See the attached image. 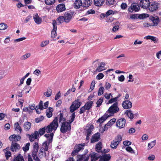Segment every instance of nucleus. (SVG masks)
Returning <instances> with one entry per match:
<instances>
[{
  "label": "nucleus",
  "instance_id": "412c9836",
  "mask_svg": "<svg viewBox=\"0 0 161 161\" xmlns=\"http://www.w3.org/2000/svg\"><path fill=\"white\" fill-rule=\"evenodd\" d=\"M110 116V114H108L106 112L105 114L97 120V122H99L100 123H102Z\"/></svg>",
  "mask_w": 161,
  "mask_h": 161
},
{
  "label": "nucleus",
  "instance_id": "680f3d73",
  "mask_svg": "<svg viewBox=\"0 0 161 161\" xmlns=\"http://www.w3.org/2000/svg\"><path fill=\"white\" fill-rule=\"evenodd\" d=\"M104 76V75L102 73H99L97 76V79L98 80H100L102 79Z\"/></svg>",
  "mask_w": 161,
  "mask_h": 161
},
{
  "label": "nucleus",
  "instance_id": "aec40b11",
  "mask_svg": "<svg viewBox=\"0 0 161 161\" xmlns=\"http://www.w3.org/2000/svg\"><path fill=\"white\" fill-rule=\"evenodd\" d=\"M159 21V18L157 16L155 17H152V26H157L158 25Z\"/></svg>",
  "mask_w": 161,
  "mask_h": 161
},
{
  "label": "nucleus",
  "instance_id": "6e6d98bb",
  "mask_svg": "<svg viewBox=\"0 0 161 161\" xmlns=\"http://www.w3.org/2000/svg\"><path fill=\"white\" fill-rule=\"evenodd\" d=\"M58 20L60 24L62 23L64 21L65 22V19L64 16H60L57 19Z\"/></svg>",
  "mask_w": 161,
  "mask_h": 161
},
{
  "label": "nucleus",
  "instance_id": "b1692460",
  "mask_svg": "<svg viewBox=\"0 0 161 161\" xmlns=\"http://www.w3.org/2000/svg\"><path fill=\"white\" fill-rule=\"evenodd\" d=\"M19 145L15 142H13L11 147V150L13 152L16 151L20 148Z\"/></svg>",
  "mask_w": 161,
  "mask_h": 161
},
{
  "label": "nucleus",
  "instance_id": "6ab92c4d",
  "mask_svg": "<svg viewBox=\"0 0 161 161\" xmlns=\"http://www.w3.org/2000/svg\"><path fill=\"white\" fill-rule=\"evenodd\" d=\"M9 139L12 142H17L20 139L21 137L19 135L14 134L10 136Z\"/></svg>",
  "mask_w": 161,
  "mask_h": 161
},
{
  "label": "nucleus",
  "instance_id": "58836bf2",
  "mask_svg": "<svg viewBox=\"0 0 161 161\" xmlns=\"http://www.w3.org/2000/svg\"><path fill=\"white\" fill-rule=\"evenodd\" d=\"M14 161H24L23 157L20 154H19L14 158Z\"/></svg>",
  "mask_w": 161,
  "mask_h": 161
},
{
  "label": "nucleus",
  "instance_id": "5fc2aeb1",
  "mask_svg": "<svg viewBox=\"0 0 161 161\" xmlns=\"http://www.w3.org/2000/svg\"><path fill=\"white\" fill-rule=\"evenodd\" d=\"M104 88L103 86L101 87L99 89L98 93V95L100 96L103 94L104 92Z\"/></svg>",
  "mask_w": 161,
  "mask_h": 161
},
{
  "label": "nucleus",
  "instance_id": "5701e85b",
  "mask_svg": "<svg viewBox=\"0 0 161 161\" xmlns=\"http://www.w3.org/2000/svg\"><path fill=\"white\" fill-rule=\"evenodd\" d=\"M56 9L58 12H61L65 10V5L63 4H60L57 6Z\"/></svg>",
  "mask_w": 161,
  "mask_h": 161
},
{
  "label": "nucleus",
  "instance_id": "72a5a7b5",
  "mask_svg": "<svg viewBox=\"0 0 161 161\" xmlns=\"http://www.w3.org/2000/svg\"><path fill=\"white\" fill-rule=\"evenodd\" d=\"M92 2V0H85L83 3V7H88L91 5Z\"/></svg>",
  "mask_w": 161,
  "mask_h": 161
},
{
  "label": "nucleus",
  "instance_id": "9b49d317",
  "mask_svg": "<svg viewBox=\"0 0 161 161\" xmlns=\"http://www.w3.org/2000/svg\"><path fill=\"white\" fill-rule=\"evenodd\" d=\"M150 2L149 0H141L139 3L140 6L142 8L147 9L150 5Z\"/></svg>",
  "mask_w": 161,
  "mask_h": 161
},
{
  "label": "nucleus",
  "instance_id": "2f4dec72",
  "mask_svg": "<svg viewBox=\"0 0 161 161\" xmlns=\"http://www.w3.org/2000/svg\"><path fill=\"white\" fill-rule=\"evenodd\" d=\"M31 127V124L30 122L27 121L25 122L24 125V130L26 131H28Z\"/></svg>",
  "mask_w": 161,
  "mask_h": 161
},
{
  "label": "nucleus",
  "instance_id": "a211bd4d",
  "mask_svg": "<svg viewBox=\"0 0 161 161\" xmlns=\"http://www.w3.org/2000/svg\"><path fill=\"white\" fill-rule=\"evenodd\" d=\"M100 133L98 132L94 134L91 139V142L93 143L98 141L100 139Z\"/></svg>",
  "mask_w": 161,
  "mask_h": 161
},
{
  "label": "nucleus",
  "instance_id": "3c124183",
  "mask_svg": "<svg viewBox=\"0 0 161 161\" xmlns=\"http://www.w3.org/2000/svg\"><path fill=\"white\" fill-rule=\"evenodd\" d=\"M103 97H101L98 99L97 101L96 104H97V107H99L100 106L103 102Z\"/></svg>",
  "mask_w": 161,
  "mask_h": 161
},
{
  "label": "nucleus",
  "instance_id": "4c0bfd02",
  "mask_svg": "<svg viewBox=\"0 0 161 161\" xmlns=\"http://www.w3.org/2000/svg\"><path fill=\"white\" fill-rule=\"evenodd\" d=\"M125 113L126 114L128 117L130 119H133L134 118V114H133L130 110H127Z\"/></svg>",
  "mask_w": 161,
  "mask_h": 161
},
{
  "label": "nucleus",
  "instance_id": "f704fd0d",
  "mask_svg": "<svg viewBox=\"0 0 161 161\" xmlns=\"http://www.w3.org/2000/svg\"><path fill=\"white\" fill-rule=\"evenodd\" d=\"M53 108H49L46 110V115L48 118H50L52 116Z\"/></svg>",
  "mask_w": 161,
  "mask_h": 161
},
{
  "label": "nucleus",
  "instance_id": "4468645a",
  "mask_svg": "<svg viewBox=\"0 0 161 161\" xmlns=\"http://www.w3.org/2000/svg\"><path fill=\"white\" fill-rule=\"evenodd\" d=\"M52 24L53 26V29L51 32V37L53 38H54L57 36L56 30L57 27L56 25V22L55 20H53L52 21Z\"/></svg>",
  "mask_w": 161,
  "mask_h": 161
},
{
  "label": "nucleus",
  "instance_id": "c85d7f7f",
  "mask_svg": "<svg viewBox=\"0 0 161 161\" xmlns=\"http://www.w3.org/2000/svg\"><path fill=\"white\" fill-rule=\"evenodd\" d=\"M159 5V4L157 2H153L152 4V12L157 10Z\"/></svg>",
  "mask_w": 161,
  "mask_h": 161
},
{
  "label": "nucleus",
  "instance_id": "c756f323",
  "mask_svg": "<svg viewBox=\"0 0 161 161\" xmlns=\"http://www.w3.org/2000/svg\"><path fill=\"white\" fill-rule=\"evenodd\" d=\"M105 63H101L100 65L98 66V67L96 69V71L98 72H101L102 71L104 70L105 69Z\"/></svg>",
  "mask_w": 161,
  "mask_h": 161
},
{
  "label": "nucleus",
  "instance_id": "69168bd1",
  "mask_svg": "<svg viewBox=\"0 0 161 161\" xmlns=\"http://www.w3.org/2000/svg\"><path fill=\"white\" fill-rule=\"evenodd\" d=\"M11 155V153L9 151H8L6 152L5 153V155L7 159L9 157H10Z\"/></svg>",
  "mask_w": 161,
  "mask_h": 161
},
{
  "label": "nucleus",
  "instance_id": "4d7b16f0",
  "mask_svg": "<svg viewBox=\"0 0 161 161\" xmlns=\"http://www.w3.org/2000/svg\"><path fill=\"white\" fill-rule=\"evenodd\" d=\"M126 150L131 153H134V151L133 149L130 147L128 146L126 148Z\"/></svg>",
  "mask_w": 161,
  "mask_h": 161
},
{
  "label": "nucleus",
  "instance_id": "20e7f679",
  "mask_svg": "<svg viewBox=\"0 0 161 161\" xmlns=\"http://www.w3.org/2000/svg\"><path fill=\"white\" fill-rule=\"evenodd\" d=\"M81 104V103L79 101V99L76 100L74 101L70 107V112H74L75 110L79 108Z\"/></svg>",
  "mask_w": 161,
  "mask_h": 161
},
{
  "label": "nucleus",
  "instance_id": "864d4df0",
  "mask_svg": "<svg viewBox=\"0 0 161 161\" xmlns=\"http://www.w3.org/2000/svg\"><path fill=\"white\" fill-rule=\"evenodd\" d=\"M72 113L70 117V119L69 120V123L70 124L73 121L75 117V113L74 112Z\"/></svg>",
  "mask_w": 161,
  "mask_h": 161
},
{
  "label": "nucleus",
  "instance_id": "473e14b6",
  "mask_svg": "<svg viewBox=\"0 0 161 161\" xmlns=\"http://www.w3.org/2000/svg\"><path fill=\"white\" fill-rule=\"evenodd\" d=\"M46 151H42L40 150V153H39V157L40 158H42L43 157H45L46 159L47 160L49 159V156L48 155H47L45 152Z\"/></svg>",
  "mask_w": 161,
  "mask_h": 161
},
{
  "label": "nucleus",
  "instance_id": "13d9d810",
  "mask_svg": "<svg viewBox=\"0 0 161 161\" xmlns=\"http://www.w3.org/2000/svg\"><path fill=\"white\" fill-rule=\"evenodd\" d=\"M117 97H114L113 98H111L109 100L108 103H107L108 104L109 103H112L114 102H116L117 101Z\"/></svg>",
  "mask_w": 161,
  "mask_h": 161
},
{
  "label": "nucleus",
  "instance_id": "f257e3e1",
  "mask_svg": "<svg viewBox=\"0 0 161 161\" xmlns=\"http://www.w3.org/2000/svg\"><path fill=\"white\" fill-rule=\"evenodd\" d=\"M58 117H56L50 125L40 129L39 130L38 133L40 135L42 136L44 134L46 131L47 133H50L52 131L55 132L58 126Z\"/></svg>",
  "mask_w": 161,
  "mask_h": 161
},
{
  "label": "nucleus",
  "instance_id": "a18cd8bd",
  "mask_svg": "<svg viewBox=\"0 0 161 161\" xmlns=\"http://www.w3.org/2000/svg\"><path fill=\"white\" fill-rule=\"evenodd\" d=\"M8 26L6 24L3 23L0 24V30H4Z\"/></svg>",
  "mask_w": 161,
  "mask_h": 161
},
{
  "label": "nucleus",
  "instance_id": "49530a36",
  "mask_svg": "<svg viewBox=\"0 0 161 161\" xmlns=\"http://www.w3.org/2000/svg\"><path fill=\"white\" fill-rule=\"evenodd\" d=\"M116 121V119H113L110 120L108 123H107V125H108L109 127H110Z\"/></svg>",
  "mask_w": 161,
  "mask_h": 161
},
{
  "label": "nucleus",
  "instance_id": "423d86ee",
  "mask_svg": "<svg viewBox=\"0 0 161 161\" xmlns=\"http://www.w3.org/2000/svg\"><path fill=\"white\" fill-rule=\"evenodd\" d=\"M71 129V124L67 122L62 123L60 128V131L62 133H64Z\"/></svg>",
  "mask_w": 161,
  "mask_h": 161
},
{
  "label": "nucleus",
  "instance_id": "bb28decb",
  "mask_svg": "<svg viewBox=\"0 0 161 161\" xmlns=\"http://www.w3.org/2000/svg\"><path fill=\"white\" fill-rule=\"evenodd\" d=\"M82 5L83 6V3L81 0H76L74 4V7L76 8H80Z\"/></svg>",
  "mask_w": 161,
  "mask_h": 161
},
{
  "label": "nucleus",
  "instance_id": "0eeeda50",
  "mask_svg": "<svg viewBox=\"0 0 161 161\" xmlns=\"http://www.w3.org/2000/svg\"><path fill=\"white\" fill-rule=\"evenodd\" d=\"M122 140V137L120 135H118L117 137L115 138L111 143L110 147L113 149H115L117 148L118 145Z\"/></svg>",
  "mask_w": 161,
  "mask_h": 161
},
{
  "label": "nucleus",
  "instance_id": "bf43d9fd",
  "mask_svg": "<svg viewBox=\"0 0 161 161\" xmlns=\"http://www.w3.org/2000/svg\"><path fill=\"white\" fill-rule=\"evenodd\" d=\"M49 43V41L47 40L45 41L42 42L41 43V46L42 47H44L47 45Z\"/></svg>",
  "mask_w": 161,
  "mask_h": 161
},
{
  "label": "nucleus",
  "instance_id": "052dcab7",
  "mask_svg": "<svg viewBox=\"0 0 161 161\" xmlns=\"http://www.w3.org/2000/svg\"><path fill=\"white\" fill-rule=\"evenodd\" d=\"M38 108L40 110L43 109V102L42 101H40L39 103Z\"/></svg>",
  "mask_w": 161,
  "mask_h": 161
},
{
  "label": "nucleus",
  "instance_id": "ea45409f",
  "mask_svg": "<svg viewBox=\"0 0 161 161\" xmlns=\"http://www.w3.org/2000/svg\"><path fill=\"white\" fill-rule=\"evenodd\" d=\"M94 126L93 125H91L88 127V128L86 129V132L87 134L91 135Z\"/></svg>",
  "mask_w": 161,
  "mask_h": 161
},
{
  "label": "nucleus",
  "instance_id": "a878e982",
  "mask_svg": "<svg viewBox=\"0 0 161 161\" xmlns=\"http://www.w3.org/2000/svg\"><path fill=\"white\" fill-rule=\"evenodd\" d=\"M35 22L38 24H40L42 21V19L39 17L37 14H35L33 16Z\"/></svg>",
  "mask_w": 161,
  "mask_h": 161
},
{
  "label": "nucleus",
  "instance_id": "09e8293b",
  "mask_svg": "<svg viewBox=\"0 0 161 161\" xmlns=\"http://www.w3.org/2000/svg\"><path fill=\"white\" fill-rule=\"evenodd\" d=\"M31 54L30 53H26L25 54L22 56L21 57L22 60H25L29 58L31 56Z\"/></svg>",
  "mask_w": 161,
  "mask_h": 161
},
{
  "label": "nucleus",
  "instance_id": "e2e57ef3",
  "mask_svg": "<svg viewBox=\"0 0 161 161\" xmlns=\"http://www.w3.org/2000/svg\"><path fill=\"white\" fill-rule=\"evenodd\" d=\"M152 41L154 42L155 43H157L158 42V39L156 37L152 36Z\"/></svg>",
  "mask_w": 161,
  "mask_h": 161
},
{
  "label": "nucleus",
  "instance_id": "79ce46f5",
  "mask_svg": "<svg viewBox=\"0 0 161 161\" xmlns=\"http://www.w3.org/2000/svg\"><path fill=\"white\" fill-rule=\"evenodd\" d=\"M58 116H59V123L62 121L63 122H66V119L63 117V114L60 113V114L58 115Z\"/></svg>",
  "mask_w": 161,
  "mask_h": 161
},
{
  "label": "nucleus",
  "instance_id": "0e129e2a",
  "mask_svg": "<svg viewBox=\"0 0 161 161\" xmlns=\"http://www.w3.org/2000/svg\"><path fill=\"white\" fill-rule=\"evenodd\" d=\"M44 119V118L43 116H42L39 118H36V123H39L43 120Z\"/></svg>",
  "mask_w": 161,
  "mask_h": 161
},
{
  "label": "nucleus",
  "instance_id": "7ed1b4c3",
  "mask_svg": "<svg viewBox=\"0 0 161 161\" xmlns=\"http://www.w3.org/2000/svg\"><path fill=\"white\" fill-rule=\"evenodd\" d=\"M93 103L92 101L87 102L85 105L80 108V114H82L85 112L86 110H89L92 108Z\"/></svg>",
  "mask_w": 161,
  "mask_h": 161
},
{
  "label": "nucleus",
  "instance_id": "cd10ccee",
  "mask_svg": "<svg viewBox=\"0 0 161 161\" xmlns=\"http://www.w3.org/2000/svg\"><path fill=\"white\" fill-rule=\"evenodd\" d=\"M110 158L111 156L110 154H104L100 158L99 161H108Z\"/></svg>",
  "mask_w": 161,
  "mask_h": 161
},
{
  "label": "nucleus",
  "instance_id": "393cba45",
  "mask_svg": "<svg viewBox=\"0 0 161 161\" xmlns=\"http://www.w3.org/2000/svg\"><path fill=\"white\" fill-rule=\"evenodd\" d=\"M90 155L91 156V161H96L99 158V155L95 153H90Z\"/></svg>",
  "mask_w": 161,
  "mask_h": 161
},
{
  "label": "nucleus",
  "instance_id": "2eb2a0df",
  "mask_svg": "<svg viewBox=\"0 0 161 161\" xmlns=\"http://www.w3.org/2000/svg\"><path fill=\"white\" fill-rule=\"evenodd\" d=\"M89 159V156L86 154L79 155L77 156L76 161H88Z\"/></svg>",
  "mask_w": 161,
  "mask_h": 161
},
{
  "label": "nucleus",
  "instance_id": "39448f33",
  "mask_svg": "<svg viewBox=\"0 0 161 161\" xmlns=\"http://www.w3.org/2000/svg\"><path fill=\"white\" fill-rule=\"evenodd\" d=\"M119 110V108L118 107V103L117 102H115L109 108L107 112V113H109L111 115V114L116 113Z\"/></svg>",
  "mask_w": 161,
  "mask_h": 161
},
{
  "label": "nucleus",
  "instance_id": "8fccbe9b",
  "mask_svg": "<svg viewBox=\"0 0 161 161\" xmlns=\"http://www.w3.org/2000/svg\"><path fill=\"white\" fill-rule=\"evenodd\" d=\"M111 96V97H113L112 94L111 93H105L104 94V97L106 99H109Z\"/></svg>",
  "mask_w": 161,
  "mask_h": 161
},
{
  "label": "nucleus",
  "instance_id": "f3484780",
  "mask_svg": "<svg viewBox=\"0 0 161 161\" xmlns=\"http://www.w3.org/2000/svg\"><path fill=\"white\" fill-rule=\"evenodd\" d=\"M29 139L31 142L33 141L35 139H37L39 137V133L37 131H35L34 133H32L31 135L28 134Z\"/></svg>",
  "mask_w": 161,
  "mask_h": 161
},
{
  "label": "nucleus",
  "instance_id": "4be33fe9",
  "mask_svg": "<svg viewBox=\"0 0 161 161\" xmlns=\"http://www.w3.org/2000/svg\"><path fill=\"white\" fill-rule=\"evenodd\" d=\"M14 128L15 130L16 131L18 134H20L21 133L22 129L18 122L14 124Z\"/></svg>",
  "mask_w": 161,
  "mask_h": 161
},
{
  "label": "nucleus",
  "instance_id": "774afa93",
  "mask_svg": "<svg viewBox=\"0 0 161 161\" xmlns=\"http://www.w3.org/2000/svg\"><path fill=\"white\" fill-rule=\"evenodd\" d=\"M114 0H108L107 2H106L107 5H111L114 4Z\"/></svg>",
  "mask_w": 161,
  "mask_h": 161
},
{
  "label": "nucleus",
  "instance_id": "c9c22d12",
  "mask_svg": "<svg viewBox=\"0 0 161 161\" xmlns=\"http://www.w3.org/2000/svg\"><path fill=\"white\" fill-rule=\"evenodd\" d=\"M102 145L100 142H99L97 143L96 146V149L97 151L98 152H100L102 148Z\"/></svg>",
  "mask_w": 161,
  "mask_h": 161
},
{
  "label": "nucleus",
  "instance_id": "7c9ffc66",
  "mask_svg": "<svg viewBox=\"0 0 161 161\" xmlns=\"http://www.w3.org/2000/svg\"><path fill=\"white\" fill-rule=\"evenodd\" d=\"M105 0H94L95 5L98 7L102 6Z\"/></svg>",
  "mask_w": 161,
  "mask_h": 161
},
{
  "label": "nucleus",
  "instance_id": "ddd939ff",
  "mask_svg": "<svg viewBox=\"0 0 161 161\" xmlns=\"http://www.w3.org/2000/svg\"><path fill=\"white\" fill-rule=\"evenodd\" d=\"M125 119L122 118L119 119L117 121L116 123V125L119 129H121L125 127Z\"/></svg>",
  "mask_w": 161,
  "mask_h": 161
},
{
  "label": "nucleus",
  "instance_id": "37998d69",
  "mask_svg": "<svg viewBox=\"0 0 161 161\" xmlns=\"http://www.w3.org/2000/svg\"><path fill=\"white\" fill-rule=\"evenodd\" d=\"M52 93V90L50 89H48L46 92H45L44 93V94L47 97H48L51 96Z\"/></svg>",
  "mask_w": 161,
  "mask_h": 161
},
{
  "label": "nucleus",
  "instance_id": "c03bdc74",
  "mask_svg": "<svg viewBox=\"0 0 161 161\" xmlns=\"http://www.w3.org/2000/svg\"><path fill=\"white\" fill-rule=\"evenodd\" d=\"M55 0H45V4L47 5H51L55 3Z\"/></svg>",
  "mask_w": 161,
  "mask_h": 161
},
{
  "label": "nucleus",
  "instance_id": "dca6fc26",
  "mask_svg": "<svg viewBox=\"0 0 161 161\" xmlns=\"http://www.w3.org/2000/svg\"><path fill=\"white\" fill-rule=\"evenodd\" d=\"M122 107L125 109H129L132 107V103L129 100H125L122 103Z\"/></svg>",
  "mask_w": 161,
  "mask_h": 161
},
{
  "label": "nucleus",
  "instance_id": "e433bc0d",
  "mask_svg": "<svg viewBox=\"0 0 161 161\" xmlns=\"http://www.w3.org/2000/svg\"><path fill=\"white\" fill-rule=\"evenodd\" d=\"M37 152H32V157L34 160L36 161H41L37 156Z\"/></svg>",
  "mask_w": 161,
  "mask_h": 161
},
{
  "label": "nucleus",
  "instance_id": "6e6552de",
  "mask_svg": "<svg viewBox=\"0 0 161 161\" xmlns=\"http://www.w3.org/2000/svg\"><path fill=\"white\" fill-rule=\"evenodd\" d=\"M85 144H80L76 145L74 148V149L72 152V155L73 156L76 155L80 151L84 149Z\"/></svg>",
  "mask_w": 161,
  "mask_h": 161
},
{
  "label": "nucleus",
  "instance_id": "603ef678",
  "mask_svg": "<svg viewBox=\"0 0 161 161\" xmlns=\"http://www.w3.org/2000/svg\"><path fill=\"white\" fill-rule=\"evenodd\" d=\"M30 145V143H28L25 145L24 147H23L22 148L23 150L25 152H26L29 150V146Z\"/></svg>",
  "mask_w": 161,
  "mask_h": 161
},
{
  "label": "nucleus",
  "instance_id": "338daca9",
  "mask_svg": "<svg viewBox=\"0 0 161 161\" xmlns=\"http://www.w3.org/2000/svg\"><path fill=\"white\" fill-rule=\"evenodd\" d=\"M106 16H107V17H108L111 14H114V12L113 10H109L106 13Z\"/></svg>",
  "mask_w": 161,
  "mask_h": 161
},
{
  "label": "nucleus",
  "instance_id": "f8f14e48",
  "mask_svg": "<svg viewBox=\"0 0 161 161\" xmlns=\"http://www.w3.org/2000/svg\"><path fill=\"white\" fill-rule=\"evenodd\" d=\"M149 15L146 14H134L130 16V18L132 19H144L148 17Z\"/></svg>",
  "mask_w": 161,
  "mask_h": 161
},
{
  "label": "nucleus",
  "instance_id": "9d476101",
  "mask_svg": "<svg viewBox=\"0 0 161 161\" xmlns=\"http://www.w3.org/2000/svg\"><path fill=\"white\" fill-rule=\"evenodd\" d=\"M140 8V6L138 4L136 3H133L128 8V10L130 12H137L139 11Z\"/></svg>",
  "mask_w": 161,
  "mask_h": 161
},
{
  "label": "nucleus",
  "instance_id": "f03ea898",
  "mask_svg": "<svg viewBox=\"0 0 161 161\" xmlns=\"http://www.w3.org/2000/svg\"><path fill=\"white\" fill-rule=\"evenodd\" d=\"M44 136L47 138V140L44 142L42 145V147L40 149V151H42V152L43 151H47L49 143L52 141L53 133L52 132L50 134H45Z\"/></svg>",
  "mask_w": 161,
  "mask_h": 161
},
{
  "label": "nucleus",
  "instance_id": "a19ab883",
  "mask_svg": "<svg viewBox=\"0 0 161 161\" xmlns=\"http://www.w3.org/2000/svg\"><path fill=\"white\" fill-rule=\"evenodd\" d=\"M39 149V145L37 142H36L34 143L33 145V152H37Z\"/></svg>",
  "mask_w": 161,
  "mask_h": 161
},
{
  "label": "nucleus",
  "instance_id": "de8ad7c7",
  "mask_svg": "<svg viewBox=\"0 0 161 161\" xmlns=\"http://www.w3.org/2000/svg\"><path fill=\"white\" fill-rule=\"evenodd\" d=\"M31 87H30V86H26L23 88V89L22 90V91H25V93H28L31 90Z\"/></svg>",
  "mask_w": 161,
  "mask_h": 161
},
{
  "label": "nucleus",
  "instance_id": "1a4fd4ad",
  "mask_svg": "<svg viewBox=\"0 0 161 161\" xmlns=\"http://www.w3.org/2000/svg\"><path fill=\"white\" fill-rule=\"evenodd\" d=\"M74 14V12L72 11L65 12L64 14V17L65 22L66 23L69 22L71 20Z\"/></svg>",
  "mask_w": 161,
  "mask_h": 161
}]
</instances>
